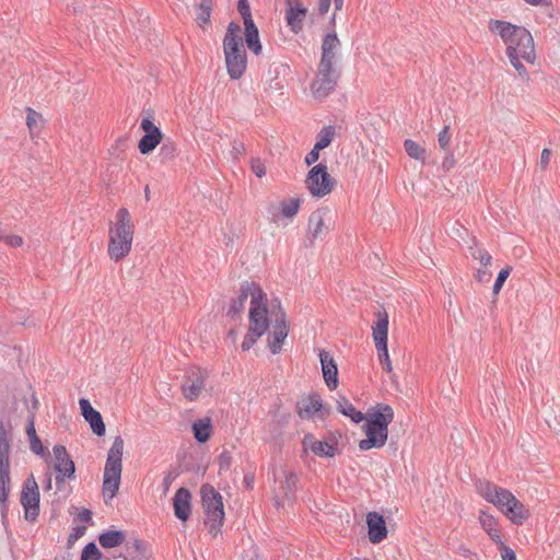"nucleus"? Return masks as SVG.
Listing matches in <instances>:
<instances>
[{
	"label": "nucleus",
	"mask_w": 560,
	"mask_h": 560,
	"mask_svg": "<svg viewBox=\"0 0 560 560\" xmlns=\"http://www.w3.org/2000/svg\"><path fill=\"white\" fill-rule=\"evenodd\" d=\"M21 503L24 508L25 518L34 522L39 514V490L33 475L24 483Z\"/></svg>",
	"instance_id": "nucleus-13"
},
{
	"label": "nucleus",
	"mask_w": 560,
	"mask_h": 560,
	"mask_svg": "<svg viewBox=\"0 0 560 560\" xmlns=\"http://www.w3.org/2000/svg\"><path fill=\"white\" fill-rule=\"evenodd\" d=\"M247 47L255 54L258 55L261 51L260 37H244Z\"/></svg>",
	"instance_id": "nucleus-48"
},
{
	"label": "nucleus",
	"mask_w": 560,
	"mask_h": 560,
	"mask_svg": "<svg viewBox=\"0 0 560 560\" xmlns=\"http://www.w3.org/2000/svg\"><path fill=\"white\" fill-rule=\"evenodd\" d=\"M364 420L366 439L359 442V448L369 451L384 446L388 438V424L394 420L393 408L384 404L377 405L376 409L364 416Z\"/></svg>",
	"instance_id": "nucleus-1"
},
{
	"label": "nucleus",
	"mask_w": 560,
	"mask_h": 560,
	"mask_svg": "<svg viewBox=\"0 0 560 560\" xmlns=\"http://www.w3.org/2000/svg\"><path fill=\"white\" fill-rule=\"evenodd\" d=\"M252 171L257 177H262L266 175V167L259 159L252 161Z\"/></svg>",
	"instance_id": "nucleus-50"
},
{
	"label": "nucleus",
	"mask_w": 560,
	"mask_h": 560,
	"mask_svg": "<svg viewBox=\"0 0 560 560\" xmlns=\"http://www.w3.org/2000/svg\"><path fill=\"white\" fill-rule=\"evenodd\" d=\"M443 167L446 168V170H450L453 167L454 165V159L452 155H447L445 156L443 163H442Z\"/></svg>",
	"instance_id": "nucleus-60"
},
{
	"label": "nucleus",
	"mask_w": 560,
	"mask_h": 560,
	"mask_svg": "<svg viewBox=\"0 0 560 560\" xmlns=\"http://www.w3.org/2000/svg\"><path fill=\"white\" fill-rule=\"evenodd\" d=\"M339 72L337 67H323L318 63L316 77L311 85V91L316 100H324L335 89Z\"/></svg>",
	"instance_id": "nucleus-11"
},
{
	"label": "nucleus",
	"mask_w": 560,
	"mask_h": 560,
	"mask_svg": "<svg viewBox=\"0 0 560 560\" xmlns=\"http://www.w3.org/2000/svg\"><path fill=\"white\" fill-rule=\"evenodd\" d=\"M526 3L530 5H548L549 0H524Z\"/></svg>",
	"instance_id": "nucleus-62"
},
{
	"label": "nucleus",
	"mask_w": 560,
	"mask_h": 560,
	"mask_svg": "<svg viewBox=\"0 0 560 560\" xmlns=\"http://www.w3.org/2000/svg\"><path fill=\"white\" fill-rule=\"evenodd\" d=\"M316 412H320L322 418L330 413V408L323 405L318 394L310 395L299 402V415L302 418H311Z\"/></svg>",
	"instance_id": "nucleus-23"
},
{
	"label": "nucleus",
	"mask_w": 560,
	"mask_h": 560,
	"mask_svg": "<svg viewBox=\"0 0 560 560\" xmlns=\"http://www.w3.org/2000/svg\"><path fill=\"white\" fill-rule=\"evenodd\" d=\"M329 8H330V0H319L317 10L320 15L326 14L328 12Z\"/></svg>",
	"instance_id": "nucleus-56"
},
{
	"label": "nucleus",
	"mask_w": 560,
	"mask_h": 560,
	"mask_svg": "<svg viewBox=\"0 0 560 560\" xmlns=\"http://www.w3.org/2000/svg\"><path fill=\"white\" fill-rule=\"evenodd\" d=\"M200 494L206 512L205 523L210 534L215 536L224 520L222 495L210 485H203L200 489Z\"/></svg>",
	"instance_id": "nucleus-5"
},
{
	"label": "nucleus",
	"mask_w": 560,
	"mask_h": 560,
	"mask_svg": "<svg viewBox=\"0 0 560 560\" xmlns=\"http://www.w3.org/2000/svg\"><path fill=\"white\" fill-rule=\"evenodd\" d=\"M324 381L329 389L338 386V369L329 352L322 350L319 353Z\"/></svg>",
	"instance_id": "nucleus-24"
},
{
	"label": "nucleus",
	"mask_w": 560,
	"mask_h": 560,
	"mask_svg": "<svg viewBox=\"0 0 560 560\" xmlns=\"http://www.w3.org/2000/svg\"><path fill=\"white\" fill-rule=\"evenodd\" d=\"M55 457V469L59 472L56 477L57 482H62L65 477L74 475V463L70 459L67 450L62 445H56L52 448Z\"/></svg>",
	"instance_id": "nucleus-19"
},
{
	"label": "nucleus",
	"mask_w": 560,
	"mask_h": 560,
	"mask_svg": "<svg viewBox=\"0 0 560 560\" xmlns=\"http://www.w3.org/2000/svg\"><path fill=\"white\" fill-rule=\"evenodd\" d=\"M268 326V316L262 317V313L254 308L249 314V329L242 342V349L244 351L249 350L257 339L266 332Z\"/></svg>",
	"instance_id": "nucleus-16"
},
{
	"label": "nucleus",
	"mask_w": 560,
	"mask_h": 560,
	"mask_svg": "<svg viewBox=\"0 0 560 560\" xmlns=\"http://www.w3.org/2000/svg\"><path fill=\"white\" fill-rule=\"evenodd\" d=\"M340 56L341 43L339 37H324L319 65H323V67H337Z\"/></svg>",
	"instance_id": "nucleus-21"
},
{
	"label": "nucleus",
	"mask_w": 560,
	"mask_h": 560,
	"mask_svg": "<svg viewBox=\"0 0 560 560\" xmlns=\"http://www.w3.org/2000/svg\"><path fill=\"white\" fill-rule=\"evenodd\" d=\"M178 474L174 470H170L163 478V481H162V492H163V495H166L172 483L174 482V480L177 478Z\"/></svg>",
	"instance_id": "nucleus-46"
},
{
	"label": "nucleus",
	"mask_w": 560,
	"mask_h": 560,
	"mask_svg": "<svg viewBox=\"0 0 560 560\" xmlns=\"http://www.w3.org/2000/svg\"><path fill=\"white\" fill-rule=\"evenodd\" d=\"M498 545L502 560H516V553L512 548L504 545L502 540L501 544Z\"/></svg>",
	"instance_id": "nucleus-47"
},
{
	"label": "nucleus",
	"mask_w": 560,
	"mask_h": 560,
	"mask_svg": "<svg viewBox=\"0 0 560 560\" xmlns=\"http://www.w3.org/2000/svg\"><path fill=\"white\" fill-rule=\"evenodd\" d=\"M490 277V273L485 270H478L476 278L478 281L482 282L485 280H488Z\"/></svg>",
	"instance_id": "nucleus-61"
},
{
	"label": "nucleus",
	"mask_w": 560,
	"mask_h": 560,
	"mask_svg": "<svg viewBox=\"0 0 560 560\" xmlns=\"http://www.w3.org/2000/svg\"><path fill=\"white\" fill-rule=\"evenodd\" d=\"M237 9L243 19L252 16L249 3L247 0H238Z\"/></svg>",
	"instance_id": "nucleus-51"
},
{
	"label": "nucleus",
	"mask_w": 560,
	"mask_h": 560,
	"mask_svg": "<svg viewBox=\"0 0 560 560\" xmlns=\"http://www.w3.org/2000/svg\"><path fill=\"white\" fill-rule=\"evenodd\" d=\"M190 499V492L186 488H179L173 499L175 516L183 522L189 518L191 511Z\"/></svg>",
	"instance_id": "nucleus-25"
},
{
	"label": "nucleus",
	"mask_w": 560,
	"mask_h": 560,
	"mask_svg": "<svg viewBox=\"0 0 560 560\" xmlns=\"http://www.w3.org/2000/svg\"><path fill=\"white\" fill-rule=\"evenodd\" d=\"M477 490L485 500H487L489 503H492L501 512L504 511L505 505L509 503L513 495V493L508 489L498 487L497 485L487 480H479L477 482Z\"/></svg>",
	"instance_id": "nucleus-14"
},
{
	"label": "nucleus",
	"mask_w": 560,
	"mask_h": 560,
	"mask_svg": "<svg viewBox=\"0 0 560 560\" xmlns=\"http://www.w3.org/2000/svg\"><path fill=\"white\" fill-rule=\"evenodd\" d=\"M79 405L81 413L84 417L85 421L89 422L93 433L96 434L97 436H103L105 434L106 429L101 413L91 406L88 399H80Z\"/></svg>",
	"instance_id": "nucleus-22"
},
{
	"label": "nucleus",
	"mask_w": 560,
	"mask_h": 560,
	"mask_svg": "<svg viewBox=\"0 0 560 560\" xmlns=\"http://www.w3.org/2000/svg\"><path fill=\"white\" fill-rule=\"evenodd\" d=\"M26 434L28 436L31 451L37 455H44L45 447L43 446L39 438L36 434L34 416H30L27 418Z\"/></svg>",
	"instance_id": "nucleus-31"
},
{
	"label": "nucleus",
	"mask_w": 560,
	"mask_h": 560,
	"mask_svg": "<svg viewBox=\"0 0 560 560\" xmlns=\"http://www.w3.org/2000/svg\"><path fill=\"white\" fill-rule=\"evenodd\" d=\"M135 225L131 215L126 208H120L116 213V221L108 231L107 253L112 260L119 261L131 250Z\"/></svg>",
	"instance_id": "nucleus-2"
},
{
	"label": "nucleus",
	"mask_w": 560,
	"mask_h": 560,
	"mask_svg": "<svg viewBox=\"0 0 560 560\" xmlns=\"http://www.w3.org/2000/svg\"><path fill=\"white\" fill-rule=\"evenodd\" d=\"M478 260L485 267L491 265L492 257L487 250H479Z\"/></svg>",
	"instance_id": "nucleus-55"
},
{
	"label": "nucleus",
	"mask_w": 560,
	"mask_h": 560,
	"mask_svg": "<svg viewBox=\"0 0 560 560\" xmlns=\"http://www.w3.org/2000/svg\"><path fill=\"white\" fill-rule=\"evenodd\" d=\"M45 478H46V480H45V485H44V490H45V491H49V490H51V488H52V478H51V474H50V472H47V474L45 475Z\"/></svg>",
	"instance_id": "nucleus-59"
},
{
	"label": "nucleus",
	"mask_w": 560,
	"mask_h": 560,
	"mask_svg": "<svg viewBox=\"0 0 560 560\" xmlns=\"http://www.w3.org/2000/svg\"><path fill=\"white\" fill-rule=\"evenodd\" d=\"M310 12L304 3L284 7V20L289 30L295 34L303 32Z\"/></svg>",
	"instance_id": "nucleus-17"
},
{
	"label": "nucleus",
	"mask_w": 560,
	"mask_h": 560,
	"mask_svg": "<svg viewBox=\"0 0 560 560\" xmlns=\"http://www.w3.org/2000/svg\"><path fill=\"white\" fill-rule=\"evenodd\" d=\"M10 463L0 462V501L4 502L9 493Z\"/></svg>",
	"instance_id": "nucleus-35"
},
{
	"label": "nucleus",
	"mask_w": 560,
	"mask_h": 560,
	"mask_svg": "<svg viewBox=\"0 0 560 560\" xmlns=\"http://www.w3.org/2000/svg\"><path fill=\"white\" fill-rule=\"evenodd\" d=\"M245 151V147L242 142H234L232 154L234 159H236L238 155L243 154Z\"/></svg>",
	"instance_id": "nucleus-57"
},
{
	"label": "nucleus",
	"mask_w": 560,
	"mask_h": 560,
	"mask_svg": "<svg viewBox=\"0 0 560 560\" xmlns=\"http://www.w3.org/2000/svg\"><path fill=\"white\" fill-rule=\"evenodd\" d=\"M124 440L116 436L108 451L103 476V494L105 502L112 500L118 492L122 471Z\"/></svg>",
	"instance_id": "nucleus-3"
},
{
	"label": "nucleus",
	"mask_w": 560,
	"mask_h": 560,
	"mask_svg": "<svg viewBox=\"0 0 560 560\" xmlns=\"http://www.w3.org/2000/svg\"><path fill=\"white\" fill-rule=\"evenodd\" d=\"M301 3H303L302 0H284V7L301 4Z\"/></svg>",
	"instance_id": "nucleus-64"
},
{
	"label": "nucleus",
	"mask_w": 560,
	"mask_h": 560,
	"mask_svg": "<svg viewBox=\"0 0 560 560\" xmlns=\"http://www.w3.org/2000/svg\"><path fill=\"white\" fill-rule=\"evenodd\" d=\"M335 136V129L331 126L323 128L319 133L317 135V141L314 147H316V150H323L327 148Z\"/></svg>",
	"instance_id": "nucleus-39"
},
{
	"label": "nucleus",
	"mask_w": 560,
	"mask_h": 560,
	"mask_svg": "<svg viewBox=\"0 0 560 560\" xmlns=\"http://www.w3.org/2000/svg\"><path fill=\"white\" fill-rule=\"evenodd\" d=\"M191 429H192L195 439L199 443H205L210 439V435H211V431H212L211 419L208 417L198 419L192 423Z\"/></svg>",
	"instance_id": "nucleus-29"
},
{
	"label": "nucleus",
	"mask_w": 560,
	"mask_h": 560,
	"mask_svg": "<svg viewBox=\"0 0 560 560\" xmlns=\"http://www.w3.org/2000/svg\"><path fill=\"white\" fill-rule=\"evenodd\" d=\"M92 518V512L88 509H83L80 513H79V520L81 522H90Z\"/></svg>",
	"instance_id": "nucleus-58"
},
{
	"label": "nucleus",
	"mask_w": 560,
	"mask_h": 560,
	"mask_svg": "<svg viewBox=\"0 0 560 560\" xmlns=\"http://www.w3.org/2000/svg\"><path fill=\"white\" fill-rule=\"evenodd\" d=\"M244 26H245V34L244 35H258V28L255 25L252 16L243 19Z\"/></svg>",
	"instance_id": "nucleus-49"
},
{
	"label": "nucleus",
	"mask_w": 560,
	"mask_h": 560,
	"mask_svg": "<svg viewBox=\"0 0 560 560\" xmlns=\"http://www.w3.org/2000/svg\"><path fill=\"white\" fill-rule=\"evenodd\" d=\"M439 147L446 153L451 143L450 126H445L438 135Z\"/></svg>",
	"instance_id": "nucleus-43"
},
{
	"label": "nucleus",
	"mask_w": 560,
	"mask_h": 560,
	"mask_svg": "<svg viewBox=\"0 0 560 560\" xmlns=\"http://www.w3.org/2000/svg\"><path fill=\"white\" fill-rule=\"evenodd\" d=\"M336 404L337 410L343 416L351 418L353 422L359 423L364 420V415L361 411L357 410L354 406L346 397H338Z\"/></svg>",
	"instance_id": "nucleus-30"
},
{
	"label": "nucleus",
	"mask_w": 560,
	"mask_h": 560,
	"mask_svg": "<svg viewBox=\"0 0 560 560\" xmlns=\"http://www.w3.org/2000/svg\"><path fill=\"white\" fill-rule=\"evenodd\" d=\"M510 272H511V267H506L499 272L497 280L494 282L493 289H492L494 294H498L500 292V290L503 287V283L510 276Z\"/></svg>",
	"instance_id": "nucleus-45"
},
{
	"label": "nucleus",
	"mask_w": 560,
	"mask_h": 560,
	"mask_svg": "<svg viewBox=\"0 0 560 560\" xmlns=\"http://www.w3.org/2000/svg\"><path fill=\"white\" fill-rule=\"evenodd\" d=\"M207 377V372L200 369L191 370L182 382L183 396L190 401L197 400L206 389Z\"/></svg>",
	"instance_id": "nucleus-15"
},
{
	"label": "nucleus",
	"mask_w": 560,
	"mask_h": 560,
	"mask_svg": "<svg viewBox=\"0 0 560 560\" xmlns=\"http://www.w3.org/2000/svg\"><path fill=\"white\" fill-rule=\"evenodd\" d=\"M368 536L372 544L383 541L388 534L383 515L377 512H369L366 514Z\"/></svg>",
	"instance_id": "nucleus-20"
},
{
	"label": "nucleus",
	"mask_w": 560,
	"mask_h": 560,
	"mask_svg": "<svg viewBox=\"0 0 560 560\" xmlns=\"http://www.w3.org/2000/svg\"><path fill=\"white\" fill-rule=\"evenodd\" d=\"M506 52L512 66L524 78L527 75L521 59L534 63L536 59L534 37H505Z\"/></svg>",
	"instance_id": "nucleus-6"
},
{
	"label": "nucleus",
	"mask_w": 560,
	"mask_h": 560,
	"mask_svg": "<svg viewBox=\"0 0 560 560\" xmlns=\"http://www.w3.org/2000/svg\"><path fill=\"white\" fill-rule=\"evenodd\" d=\"M0 234L2 235L1 238H5L7 243L10 244L13 247H20L23 245V238L19 235H7L4 236L2 232L0 231Z\"/></svg>",
	"instance_id": "nucleus-52"
},
{
	"label": "nucleus",
	"mask_w": 560,
	"mask_h": 560,
	"mask_svg": "<svg viewBox=\"0 0 560 560\" xmlns=\"http://www.w3.org/2000/svg\"><path fill=\"white\" fill-rule=\"evenodd\" d=\"M248 298H250L249 313L255 308L256 311L262 313V317L268 316L269 311L266 306V293H264L257 283L249 281H244L241 284L240 295L236 300H233L228 311V315L233 319L238 317L243 313L245 303Z\"/></svg>",
	"instance_id": "nucleus-4"
},
{
	"label": "nucleus",
	"mask_w": 560,
	"mask_h": 560,
	"mask_svg": "<svg viewBox=\"0 0 560 560\" xmlns=\"http://www.w3.org/2000/svg\"><path fill=\"white\" fill-rule=\"evenodd\" d=\"M10 439L7 429L0 423V462L9 463Z\"/></svg>",
	"instance_id": "nucleus-40"
},
{
	"label": "nucleus",
	"mask_w": 560,
	"mask_h": 560,
	"mask_svg": "<svg viewBox=\"0 0 560 560\" xmlns=\"http://www.w3.org/2000/svg\"><path fill=\"white\" fill-rule=\"evenodd\" d=\"M232 459L233 458H232L231 452H229V451H223L220 454V456L218 458L220 472L228 471L231 468Z\"/></svg>",
	"instance_id": "nucleus-44"
},
{
	"label": "nucleus",
	"mask_w": 560,
	"mask_h": 560,
	"mask_svg": "<svg viewBox=\"0 0 560 560\" xmlns=\"http://www.w3.org/2000/svg\"><path fill=\"white\" fill-rule=\"evenodd\" d=\"M330 217L326 210H316L308 218V240L313 243L323 238L329 231Z\"/></svg>",
	"instance_id": "nucleus-18"
},
{
	"label": "nucleus",
	"mask_w": 560,
	"mask_h": 560,
	"mask_svg": "<svg viewBox=\"0 0 560 560\" xmlns=\"http://www.w3.org/2000/svg\"><path fill=\"white\" fill-rule=\"evenodd\" d=\"M489 30L490 32L498 33L499 35H515L518 27L502 21H491L489 23Z\"/></svg>",
	"instance_id": "nucleus-38"
},
{
	"label": "nucleus",
	"mask_w": 560,
	"mask_h": 560,
	"mask_svg": "<svg viewBox=\"0 0 560 560\" xmlns=\"http://www.w3.org/2000/svg\"><path fill=\"white\" fill-rule=\"evenodd\" d=\"M319 151L320 150H316V147H314L313 150L305 156V163L307 165H312L317 162L319 159Z\"/></svg>",
	"instance_id": "nucleus-53"
},
{
	"label": "nucleus",
	"mask_w": 560,
	"mask_h": 560,
	"mask_svg": "<svg viewBox=\"0 0 560 560\" xmlns=\"http://www.w3.org/2000/svg\"><path fill=\"white\" fill-rule=\"evenodd\" d=\"M223 48L228 73L232 80H237L247 67L244 37H224Z\"/></svg>",
	"instance_id": "nucleus-7"
},
{
	"label": "nucleus",
	"mask_w": 560,
	"mask_h": 560,
	"mask_svg": "<svg viewBox=\"0 0 560 560\" xmlns=\"http://www.w3.org/2000/svg\"><path fill=\"white\" fill-rule=\"evenodd\" d=\"M479 250H485L483 248H474V247H470L469 248V252H470V255L474 259H477L478 260V256H479Z\"/></svg>",
	"instance_id": "nucleus-63"
},
{
	"label": "nucleus",
	"mask_w": 560,
	"mask_h": 560,
	"mask_svg": "<svg viewBox=\"0 0 560 560\" xmlns=\"http://www.w3.org/2000/svg\"><path fill=\"white\" fill-rule=\"evenodd\" d=\"M304 450H311L314 454L322 457H334L336 447L326 441H317L313 435H305L303 440Z\"/></svg>",
	"instance_id": "nucleus-26"
},
{
	"label": "nucleus",
	"mask_w": 560,
	"mask_h": 560,
	"mask_svg": "<svg viewBox=\"0 0 560 560\" xmlns=\"http://www.w3.org/2000/svg\"><path fill=\"white\" fill-rule=\"evenodd\" d=\"M404 148L409 158L420 161L422 163L425 162L427 150L416 141L411 139L405 140Z\"/></svg>",
	"instance_id": "nucleus-33"
},
{
	"label": "nucleus",
	"mask_w": 560,
	"mask_h": 560,
	"mask_svg": "<svg viewBox=\"0 0 560 560\" xmlns=\"http://www.w3.org/2000/svg\"><path fill=\"white\" fill-rule=\"evenodd\" d=\"M377 319L372 326L373 339L381 365L387 373L393 372L392 361L387 349L388 316L385 311H380Z\"/></svg>",
	"instance_id": "nucleus-8"
},
{
	"label": "nucleus",
	"mask_w": 560,
	"mask_h": 560,
	"mask_svg": "<svg viewBox=\"0 0 560 560\" xmlns=\"http://www.w3.org/2000/svg\"><path fill=\"white\" fill-rule=\"evenodd\" d=\"M126 539L122 530H108L98 536V541L103 548H114L121 545Z\"/></svg>",
	"instance_id": "nucleus-32"
},
{
	"label": "nucleus",
	"mask_w": 560,
	"mask_h": 560,
	"mask_svg": "<svg viewBox=\"0 0 560 560\" xmlns=\"http://www.w3.org/2000/svg\"><path fill=\"white\" fill-rule=\"evenodd\" d=\"M26 125L31 131V133L39 130L43 126L44 119L42 114L35 112L31 107L26 108Z\"/></svg>",
	"instance_id": "nucleus-41"
},
{
	"label": "nucleus",
	"mask_w": 560,
	"mask_h": 560,
	"mask_svg": "<svg viewBox=\"0 0 560 560\" xmlns=\"http://www.w3.org/2000/svg\"><path fill=\"white\" fill-rule=\"evenodd\" d=\"M280 212L284 218L292 219L299 211L300 208V199L291 198L287 200H282L279 205Z\"/></svg>",
	"instance_id": "nucleus-37"
},
{
	"label": "nucleus",
	"mask_w": 560,
	"mask_h": 560,
	"mask_svg": "<svg viewBox=\"0 0 560 560\" xmlns=\"http://www.w3.org/2000/svg\"><path fill=\"white\" fill-rule=\"evenodd\" d=\"M551 151L549 149H544L540 154V166L542 170L547 167L550 162Z\"/></svg>",
	"instance_id": "nucleus-54"
},
{
	"label": "nucleus",
	"mask_w": 560,
	"mask_h": 560,
	"mask_svg": "<svg viewBox=\"0 0 560 560\" xmlns=\"http://www.w3.org/2000/svg\"><path fill=\"white\" fill-rule=\"evenodd\" d=\"M140 128L144 135L139 141L138 149L140 153L149 154L160 144L163 138L160 128L153 124V113L149 110L144 113Z\"/></svg>",
	"instance_id": "nucleus-12"
},
{
	"label": "nucleus",
	"mask_w": 560,
	"mask_h": 560,
	"mask_svg": "<svg viewBox=\"0 0 560 560\" xmlns=\"http://www.w3.org/2000/svg\"><path fill=\"white\" fill-rule=\"evenodd\" d=\"M479 523L482 529L490 536V538L495 544H501V536L498 529V522L492 515L486 513L485 511H480Z\"/></svg>",
	"instance_id": "nucleus-28"
},
{
	"label": "nucleus",
	"mask_w": 560,
	"mask_h": 560,
	"mask_svg": "<svg viewBox=\"0 0 560 560\" xmlns=\"http://www.w3.org/2000/svg\"><path fill=\"white\" fill-rule=\"evenodd\" d=\"M514 524H522L529 516L528 511L525 509L524 504L520 502L514 494L509 503L505 505L504 511H502Z\"/></svg>",
	"instance_id": "nucleus-27"
},
{
	"label": "nucleus",
	"mask_w": 560,
	"mask_h": 560,
	"mask_svg": "<svg viewBox=\"0 0 560 560\" xmlns=\"http://www.w3.org/2000/svg\"><path fill=\"white\" fill-rule=\"evenodd\" d=\"M336 180L327 172V166L317 164L313 166L305 179L306 188L313 197L323 198L334 189Z\"/></svg>",
	"instance_id": "nucleus-10"
},
{
	"label": "nucleus",
	"mask_w": 560,
	"mask_h": 560,
	"mask_svg": "<svg viewBox=\"0 0 560 560\" xmlns=\"http://www.w3.org/2000/svg\"><path fill=\"white\" fill-rule=\"evenodd\" d=\"M102 553L95 542H89L82 550L81 560H101Z\"/></svg>",
	"instance_id": "nucleus-42"
},
{
	"label": "nucleus",
	"mask_w": 560,
	"mask_h": 560,
	"mask_svg": "<svg viewBox=\"0 0 560 560\" xmlns=\"http://www.w3.org/2000/svg\"><path fill=\"white\" fill-rule=\"evenodd\" d=\"M272 310L270 312L271 330L268 336V347L273 354H277L281 350V345L288 337L289 326L285 319V313L281 308L279 301L272 302Z\"/></svg>",
	"instance_id": "nucleus-9"
},
{
	"label": "nucleus",
	"mask_w": 560,
	"mask_h": 560,
	"mask_svg": "<svg viewBox=\"0 0 560 560\" xmlns=\"http://www.w3.org/2000/svg\"><path fill=\"white\" fill-rule=\"evenodd\" d=\"M284 476V481L281 483V490L283 492V498L288 501H291L294 495V491L296 488V476L291 471L282 470Z\"/></svg>",
	"instance_id": "nucleus-34"
},
{
	"label": "nucleus",
	"mask_w": 560,
	"mask_h": 560,
	"mask_svg": "<svg viewBox=\"0 0 560 560\" xmlns=\"http://www.w3.org/2000/svg\"><path fill=\"white\" fill-rule=\"evenodd\" d=\"M212 0H200L196 11V20L199 25L209 22L210 14L212 11Z\"/></svg>",
	"instance_id": "nucleus-36"
}]
</instances>
